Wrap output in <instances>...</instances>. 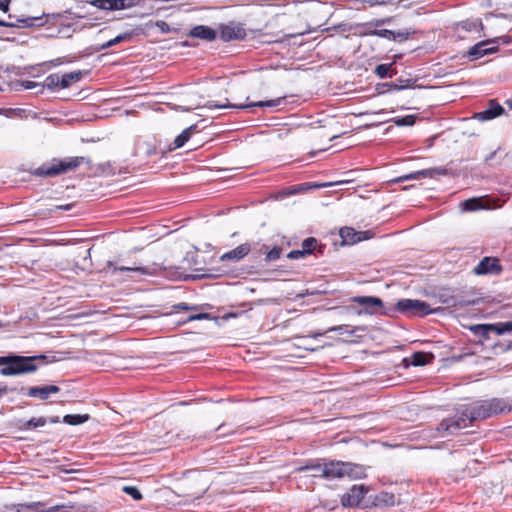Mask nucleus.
Instances as JSON below:
<instances>
[{
  "mask_svg": "<svg viewBox=\"0 0 512 512\" xmlns=\"http://www.w3.org/2000/svg\"><path fill=\"white\" fill-rule=\"evenodd\" d=\"M510 405L499 398L480 400L471 404L461 405L456 409L455 415L443 419L436 430L448 435L456 434L459 430L468 427L476 421L493 417L500 413L509 412Z\"/></svg>",
  "mask_w": 512,
  "mask_h": 512,
  "instance_id": "1",
  "label": "nucleus"
},
{
  "mask_svg": "<svg viewBox=\"0 0 512 512\" xmlns=\"http://www.w3.org/2000/svg\"><path fill=\"white\" fill-rule=\"evenodd\" d=\"M46 359V355L22 356L10 353L0 356V375L9 377L34 373Z\"/></svg>",
  "mask_w": 512,
  "mask_h": 512,
  "instance_id": "2",
  "label": "nucleus"
},
{
  "mask_svg": "<svg viewBox=\"0 0 512 512\" xmlns=\"http://www.w3.org/2000/svg\"><path fill=\"white\" fill-rule=\"evenodd\" d=\"M321 476L327 480L341 479L345 476L352 479H360L365 477V471L361 465L332 460L323 463Z\"/></svg>",
  "mask_w": 512,
  "mask_h": 512,
  "instance_id": "3",
  "label": "nucleus"
},
{
  "mask_svg": "<svg viewBox=\"0 0 512 512\" xmlns=\"http://www.w3.org/2000/svg\"><path fill=\"white\" fill-rule=\"evenodd\" d=\"M84 162L88 163L89 160L85 157H71L63 160L54 159L52 162L38 167L34 171V174L40 177H55L67 171L76 169Z\"/></svg>",
  "mask_w": 512,
  "mask_h": 512,
  "instance_id": "4",
  "label": "nucleus"
},
{
  "mask_svg": "<svg viewBox=\"0 0 512 512\" xmlns=\"http://www.w3.org/2000/svg\"><path fill=\"white\" fill-rule=\"evenodd\" d=\"M396 308L407 316H426L435 313L437 309H431L430 305L422 300L401 299L397 302Z\"/></svg>",
  "mask_w": 512,
  "mask_h": 512,
  "instance_id": "5",
  "label": "nucleus"
},
{
  "mask_svg": "<svg viewBox=\"0 0 512 512\" xmlns=\"http://www.w3.org/2000/svg\"><path fill=\"white\" fill-rule=\"evenodd\" d=\"M283 100H284V98L279 97V98L272 99V100L258 101V102H252L249 104H241V105H235V104H229V103L219 104L216 101H207L201 108H206V109H213V108L247 109V108H251V107H259V108L277 107L283 102Z\"/></svg>",
  "mask_w": 512,
  "mask_h": 512,
  "instance_id": "6",
  "label": "nucleus"
},
{
  "mask_svg": "<svg viewBox=\"0 0 512 512\" xmlns=\"http://www.w3.org/2000/svg\"><path fill=\"white\" fill-rule=\"evenodd\" d=\"M499 38L481 41L469 48L467 55L472 60H477L485 55L492 54L498 51Z\"/></svg>",
  "mask_w": 512,
  "mask_h": 512,
  "instance_id": "7",
  "label": "nucleus"
},
{
  "mask_svg": "<svg viewBox=\"0 0 512 512\" xmlns=\"http://www.w3.org/2000/svg\"><path fill=\"white\" fill-rule=\"evenodd\" d=\"M476 275H499L502 272V266L497 258L484 257L474 268Z\"/></svg>",
  "mask_w": 512,
  "mask_h": 512,
  "instance_id": "8",
  "label": "nucleus"
},
{
  "mask_svg": "<svg viewBox=\"0 0 512 512\" xmlns=\"http://www.w3.org/2000/svg\"><path fill=\"white\" fill-rule=\"evenodd\" d=\"M353 302L362 306L368 314H376L383 308L382 300L374 296H357Z\"/></svg>",
  "mask_w": 512,
  "mask_h": 512,
  "instance_id": "9",
  "label": "nucleus"
},
{
  "mask_svg": "<svg viewBox=\"0 0 512 512\" xmlns=\"http://www.w3.org/2000/svg\"><path fill=\"white\" fill-rule=\"evenodd\" d=\"M366 492L367 490L365 489L364 486H352L349 492L342 496V505L346 507H353L359 505L362 499L364 498Z\"/></svg>",
  "mask_w": 512,
  "mask_h": 512,
  "instance_id": "10",
  "label": "nucleus"
},
{
  "mask_svg": "<svg viewBox=\"0 0 512 512\" xmlns=\"http://www.w3.org/2000/svg\"><path fill=\"white\" fill-rule=\"evenodd\" d=\"M505 112L504 108L494 99L489 101L488 107L474 114L475 119L479 121H488L499 117Z\"/></svg>",
  "mask_w": 512,
  "mask_h": 512,
  "instance_id": "11",
  "label": "nucleus"
},
{
  "mask_svg": "<svg viewBox=\"0 0 512 512\" xmlns=\"http://www.w3.org/2000/svg\"><path fill=\"white\" fill-rule=\"evenodd\" d=\"M339 234L343 244L352 245L367 239L368 237L366 235L369 234V231L362 232L356 231L351 227H343L340 229Z\"/></svg>",
  "mask_w": 512,
  "mask_h": 512,
  "instance_id": "12",
  "label": "nucleus"
},
{
  "mask_svg": "<svg viewBox=\"0 0 512 512\" xmlns=\"http://www.w3.org/2000/svg\"><path fill=\"white\" fill-rule=\"evenodd\" d=\"M245 36V30L241 26L235 24L225 25L220 30V39L225 42L243 39Z\"/></svg>",
  "mask_w": 512,
  "mask_h": 512,
  "instance_id": "13",
  "label": "nucleus"
},
{
  "mask_svg": "<svg viewBox=\"0 0 512 512\" xmlns=\"http://www.w3.org/2000/svg\"><path fill=\"white\" fill-rule=\"evenodd\" d=\"M251 247L248 243H243L237 246L236 248L222 254L219 258L220 261H232V262H238L241 259H243L245 256L248 255L250 252Z\"/></svg>",
  "mask_w": 512,
  "mask_h": 512,
  "instance_id": "14",
  "label": "nucleus"
},
{
  "mask_svg": "<svg viewBox=\"0 0 512 512\" xmlns=\"http://www.w3.org/2000/svg\"><path fill=\"white\" fill-rule=\"evenodd\" d=\"M60 388L56 385L47 386H33L28 388L27 395L29 397H38L41 400H46L51 394L58 393Z\"/></svg>",
  "mask_w": 512,
  "mask_h": 512,
  "instance_id": "15",
  "label": "nucleus"
},
{
  "mask_svg": "<svg viewBox=\"0 0 512 512\" xmlns=\"http://www.w3.org/2000/svg\"><path fill=\"white\" fill-rule=\"evenodd\" d=\"M198 132L197 125L193 124L183 130L173 141V143L169 146V151L176 150L178 148L183 147L186 142L190 139L192 134Z\"/></svg>",
  "mask_w": 512,
  "mask_h": 512,
  "instance_id": "16",
  "label": "nucleus"
},
{
  "mask_svg": "<svg viewBox=\"0 0 512 512\" xmlns=\"http://www.w3.org/2000/svg\"><path fill=\"white\" fill-rule=\"evenodd\" d=\"M90 4L98 9L110 11L123 10L126 5L123 0H92Z\"/></svg>",
  "mask_w": 512,
  "mask_h": 512,
  "instance_id": "17",
  "label": "nucleus"
},
{
  "mask_svg": "<svg viewBox=\"0 0 512 512\" xmlns=\"http://www.w3.org/2000/svg\"><path fill=\"white\" fill-rule=\"evenodd\" d=\"M189 35L191 37H194V38H199V39H203V40H207V41H213L216 39V32L208 27V26H204V25H198V26H195L189 33Z\"/></svg>",
  "mask_w": 512,
  "mask_h": 512,
  "instance_id": "18",
  "label": "nucleus"
},
{
  "mask_svg": "<svg viewBox=\"0 0 512 512\" xmlns=\"http://www.w3.org/2000/svg\"><path fill=\"white\" fill-rule=\"evenodd\" d=\"M133 37V33L132 32H125V33H122V34H119L117 35L116 37H114L113 39L103 43V44H98V45H95L94 46V51L95 52H100V51H103V50H106V49H109L119 43H122V42H125V41H130Z\"/></svg>",
  "mask_w": 512,
  "mask_h": 512,
  "instance_id": "19",
  "label": "nucleus"
},
{
  "mask_svg": "<svg viewBox=\"0 0 512 512\" xmlns=\"http://www.w3.org/2000/svg\"><path fill=\"white\" fill-rule=\"evenodd\" d=\"M318 241L314 237H308L303 240L301 244V249L304 251L306 255L312 254L315 251V254H322L323 253V247L319 246L317 248Z\"/></svg>",
  "mask_w": 512,
  "mask_h": 512,
  "instance_id": "20",
  "label": "nucleus"
},
{
  "mask_svg": "<svg viewBox=\"0 0 512 512\" xmlns=\"http://www.w3.org/2000/svg\"><path fill=\"white\" fill-rule=\"evenodd\" d=\"M61 82H60V88L65 89L68 88L71 83L78 82L82 78L81 71H74L70 73H66L62 76H60Z\"/></svg>",
  "mask_w": 512,
  "mask_h": 512,
  "instance_id": "21",
  "label": "nucleus"
},
{
  "mask_svg": "<svg viewBox=\"0 0 512 512\" xmlns=\"http://www.w3.org/2000/svg\"><path fill=\"white\" fill-rule=\"evenodd\" d=\"M470 331L478 337L483 339H488L490 333H492V325L491 324H477L470 327Z\"/></svg>",
  "mask_w": 512,
  "mask_h": 512,
  "instance_id": "22",
  "label": "nucleus"
},
{
  "mask_svg": "<svg viewBox=\"0 0 512 512\" xmlns=\"http://www.w3.org/2000/svg\"><path fill=\"white\" fill-rule=\"evenodd\" d=\"M108 267L112 268L113 273L116 272H135L139 274H151L146 267H127V266H114L111 262L108 263Z\"/></svg>",
  "mask_w": 512,
  "mask_h": 512,
  "instance_id": "23",
  "label": "nucleus"
},
{
  "mask_svg": "<svg viewBox=\"0 0 512 512\" xmlns=\"http://www.w3.org/2000/svg\"><path fill=\"white\" fill-rule=\"evenodd\" d=\"M88 419V414H67L63 417V422L75 426L85 423Z\"/></svg>",
  "mask_w": 512,
  "mask_h": 512,
  "instance_id": "24",
  "label": "nucleus"
},
{
  "mask_svg": "<svg viewBox=\"0 0 512 512\" xmlns=\"http://www.w3.org/2000/svg\"><path fill=\"white\" fill-rule=\"evenodd\" d=\"M434 171H436V170L435 169H425V170L416 171V172L401 176L396 181L403 182V181H408V180H413V179H420L422 177L431 176Z\"/></svg>",
  "mask_w": 512,
  "mask_h": 512,
  "instance_id": "25",
  "label": "nucleus"
},
{
  "mask_svg": "<svg viewBox=\"0 0 512 512\" xmlns=\"http://www.w3.org/2000/svg\"><path fill=\"white\" fill-rule=\"evenodd\" d=\"M415 82H416L415 79L400 77V78L396 79L394 82H392L391 84H389V86L395 90H402V89L414 87Z\"/></svg>",
  "mask_w": 512,
  "mask_h": 512,
  "instance_id": "26",
  "label": "nucleus"
},
{
  "mask_svg": "<svg viewBox=\"0 0 512 512\" xmlns=\"http://www.w3.org/2000/svg\"><path fill=\"white\" fill-rule=\"evenodd\" d=\"M363 35H366V36H378V37H381V38H385V39H388V40L395 41V31H392V30H389V29L369 30V31L363 32Z\"/></svg>",
  "mask_w": 512,
  "mask_h": 512,
  "instance_id": "27",
  "label": "nucleus"
},
{
  "mask_svg": "<svg viewBox=\"0 0 512 512\" xmlns=\"http://www.w3.org/2000/svg\"><path fill=\"white\" fill-rule=\"evenodd\" d=\"M47 423V419L45 417L32 418L28 421H25L21 426L23 430H31L37 427H42Z\"/></svg>",
  "mask_w": 512,
  "mask_h": 512,
  "instance_id": "28",
  "label": "nucleus"
},
{
  "mask_svg": "<svg viewBox=\"0 0 512 512\" xmlns=\"http://www.w3.org/2000/svg\"><path fill=\"white\" fill-rule=\"evenodd\" d=\"M462 208L465 211H476V210L482 209L484 207L482 205L481 199H479V198H470V199L465 200L462 203Z\"/></svg>",
  "mask_w": 512,
  "mask_h": 512,
  "instance_id": "29",
  "label": "nucleus"
},
{
  "mask_svg": "<svg viewBox=\"0 0 512 512\" xmlns=\"http://www.w3.org/2000/svg\"><path fill=\"white\" fill-rule=\"evenodd\" d=\"M492 325V331L496 335H503L505 333L512 331V321L509 322H500L491 324Z\"/></svg>",
  "mask_w": 512,
  "mask_h": 512,
  "instance_id": "30",
  "label": "nucleus"
},
{
  "mask_svg": "<svg viewBox=\"0 0 512 512\" xmlns=\"http://www.w3.org/2000/svg\"><path fill=\"white\" fill-rule=\"evenodd\" d=\"M61 78L58 74H50L44 80L43 86L50 89L55 90L60 87Z\"/></svg>",
  "mask_w": 512,
  "mask_h": 512,
  "instance_id": "31",
  "label": "nucleus"
},
{
  "mask_svg": "<svg viewBox=\"0 0 512 512\" xmlns=\"http://www.w3.org/2000/svg\"><path fill=\"white\" fill-rule=\"evenodd\" d=\"M392 68V64H380L378 66H376L375 68V74L379 77V78H387V77H392V75L390 74V70Z\"/></svg>",
  "mask_w": 512,
  "mask_h": 512,
  "instance_id": "32",
  "label": "nucleus"
},
{
  "mask_svg": "<svg viewBox=\"0 0 512 512\" xmlns=\"http://www.w3.org/2000/svg\"><path fill=\"white\" fill-rule=\"evenodd\" d=\"M393 121L397 126H413L416 122V116L406 115L403 117H397Z\"/></svg>",
  "mask_w": 512,
  "mask_h": 512,
  "instance_id": "33",
  "label": "nucleus"
},
{
  "mask_svg": "<svg viewBox=\"0 0 512 512\" xmlns=\"http://www.w3.org/2000/svg\"><path fill=\"white\" fill-rule=\"evenodd\" d=\"M428 355L424 352H415L411 357V364L414 366H423L427 363Z\"/></svg>",
  "mask_w": 512,
  "mask_h": 512,
  "instance_id": "34",
  "label": "nucleus"
},
{
  "mask_svg": "<svg viewBox=\"0 0 512 512\" xmlns=\"http://www.w3.org/2000/svg\"><path fill=\"white\" fill-rule=\"evenodd\" d=\"M460 25L466 31H478L479 28H482V23L478 20L462 21Z\"/></svg>",
  "mask_w": 512,
  "mask_h": 512,
  "instance_id": "35",
  "label": "nucleus"
},
{
  "mask_svg": "<svg viewBox=\"0 0 512 512\" xmlns=\"http://www.w3.org/2000/svg\"><path fill=\"white\" fill-rule=\"evenodd\" d=\"M122 491L127 495L131 496L134 500L139 501L143 498L139 489L135 486H124Z\"/></svg>",
  "mask_w": 512,
  "mask_h": 512,
  "instance_id": "36",
  "label": "nucleus"
},
{
  "mask_svg": "<svg viewBox=\"0 0 512 512\" xmlns=\"http://www.w3.org/2000/svg\"><path fill=\"white\" fill-rule=\"evenodd\" d=\"M361 2H363L364 4H367L369 6H385V5H390V4H397L399 3L401 0H360Z\"/></svg>",
  "mask_w": 512,
  "mask_h": 512,
  "instance_id": "37",
  "label": "nucleus"
},
{
  "mask_svg": "<svg viewBox=\"0 0 512 512\" xmlns=\"http://www.w3.org/2000/svg\"><path fill=\"white\" fill-rule=\"evenodd\" d=\"M322 466H323V464H321L319 462H309L306 465L299 467L297 470L298 471H309V470H311V471L321 472L322 471Z\"/></svg>",
  "mask_w": 512,
  "mask_h": 512,
  "instance_id": "38",
  "label": "nucleus"
},
{
  "mask_svg": "<svg viewBox=\"0 0 512 512\" xmlns=\"http://www.w3.org/2000/svg\"><path fill=\"white\" fill-rule=\"evenodd\" d=\"M282 252V248L280 247H274L270 251L266 253V261H276L280 258Z\"/></svg>",
  "mask_w": 512,
  "mask_h": 512,
  "instance_id": "39",
  "label": "nucleus"
},
{
  "mask_svg": "<svg viewBox=\"0 0 512 512\" xmlns=\"http://www.w3.org/2000/svg\"><path fill=\"white\" fill-rule=\"evenodd\" d=\"M210 318H211V315L209 313H199V314L190 315L185 322L204 320V319H210Z\"/></svg>",
  "mask_w": 512,
  "mask_h": 512,
  "instance_id": "40",
  "label": "nucleus"
},
{
  "mask_svg": "<svg viewBox=\"0 0 512 512\" xmlns=\"http://www.w3.org/2000/svg\"><path fill=\"white\" fill-rule=\"evenodd\" d=\"M304 256H306V254L304 253V251L302 249H300V250H292L287 255V257L289 259H293V260L299 259V258L304 257Z\"/></svg>",
  "mask_w": 512,
  "mask_h": 512,
  "instance_id": "41",
  "label": "nucleus"
},
{
  "mask_svg": "<svg viewBox=\"0 0 512 512\" xmlns=\"http://www.w3.org/2000/svg\"><path fill=\"white\" fill-rule=\"evenodd\" d=\"M390 21V18H385V19H377V20H374L372 22H369V23H364L362 24L363 27H366V26H381V25H384L386 23H388Z\"/></svg>",
  "mask_w": 512,
  "mask_h": 512,
  "instance_id": "42",
  "label": "nucleus"
},
{
  "mask_svg": "<svg viewBox=\"0 0 512 512\" xmlns=\"http://www.w3.org/2000/svg\"><path fill=\"white\" fill-rule=\"evenodd\" d=\"M74 204H65V205H56L53 209H51L52 212H58V211H69L73 208Z\"/></svg>",
  "mask_w": 512,
  "mask_h": 512,
  "instance_id": "43",
  "label": "nucleus"
},
{
  "mask_svg": "<svg viewBox=\"0 0 512 512\" xmlns=\"http://www.w3.org/2000/svg\"><path fill=\"white\" fill-rule=\"evenodd\" d=\"M174 308L177 309V310L188 311V310H195V309H197V306H190L189 304L182 302V303H178V304L174 305Z\"/></svg>",
  "mask_w": 512,
  "mask_h": 512,
  "instance_id": "44",
  "label": "nucleus"
},
{
  "mask_svg": "<svg viewBox=\"0 0 512 512\" xmlns=\"http://www.w3.org/2000/svg\"><path fill=\"white\" fill-rule=\"evenodd\" d=\"M410 35L409 31H398L395 32V40L403 41L406 40Z\"/></svg>",
  "mask_w": 512,
  "mask_h": 512,
  "instance_id": "45",
  "label": "nucleus"
},
{
  "mask_svg": "<svg viewBox=\"0 0 512 512\" xmlns=\"http://www.w3.org/2000/svg\"><path fill=\"white\" fill-rule=\"evenodd\" d=\"M10 6V0H0V10L3 12H8Z\"/></svg>",
  "mask_w": 512,
  "mask_h": 512,
  "instance_id": "46",
  "label": "nucleus"
},
{
  "mask_svg": "<svg viewBox=\"0 0 512 512\" xmlns=\"http://www.w3.org/2000/svg\"><path fill=\"white\" fill-rule=\"evenodd\" d=\"M22 86L24 87V89L30 90V89L37 87L38 83H36L34 81H24V82H22Z\"/></svg>",
  "mask_w": 512,
  "mask_h": 512,
  "instance_id": "47",
  "label": "nucleus"
},
{
  "mask_svg": "<svg viewBox=\"0 0 512 512\" xmlns=\"http://www.w3.org/2000/svg\"><path fill=\"white\" fill-rule=\"evenodd\" d=\"M140 0H123V2L127 5H125L126 8H131L139 3Z\"/></svg>",
  "mask_w": 512,
  "mask_h": 512,
  "instance_id": "48",
  "label": "nucleus"
},
{
  "mask_svg": "<svg viewBox=\"0 0 512 512\" xmlns=\"http://www.w3.org/2000/svg\"><path fill=\"white\" fill-rule=\"evenodd\" d=\"M496 154H497V150L492 151L489 155H487V156L485 157L484 161H485L486 163H490V162L494 159V157L496 156Z\"/></svg>",
  "mask_w": 512,
  "mask_h": 512,
  "instance_id": "49",
  "label": "nucleus"
},
{
  "mask_svg": "<svg viewBox=\"0 0 512 512\" xmlns=\"http://www.w3.org/2000/svg\"><path fill=\"white\" fill-rule=\"evenodd\" d=\"M346 328H347V326H345V325H340V326H337V327L332 328L331 330H332V331H336V332H338V333H340V334H341V333H343V332L346 330Z\"/></svg>",
  "mask_w": 512,
  "mask_h": 512,
  "instance_id": "50",
  "label": "nucleus"
},
{
  "mask_svg": "<svg viewBox=\"0 0 512 512\" xmlns=\"http://www.w3.org/2000/svg\"><path fill=\"white\" fill-rule=\"evenodd\" d=\"M0 26H1V27H12V26H13V24L8 23V22H6V21H4V20H0Z\"/></svg>",
  "mask_w": 512,
  "mask_h": 512,
  "instance_id": "51",
  "label": "nucleus"
},
{
  "mask_svg": "<svg viewBox=\"0 0 512 512\" xmlns=\"http://www.w3.org/2000/svg\"><path fill=\"white\" fill-rule=\"evenodd\" d=\"M47 422L58 423L59 422V417L58 416L51 417L49 420H47Z\"/></svg>",
  "mask_w": 512,
  "mask_h": 512,
  "instance_id": "52",
  "label": "nucleus"
},
{
  "mask_svg": "<svg viewBox=\"0 0 512 512\" xmlns=\"http://www.w3.org/2000/svg\"><path fill=\"white\" fill-rule=\"evenodd\" d=\"M5 510H8V511H0V512H13L15 510V507L14 506H5Z\"/></svg>",
  "mask_w": 512,
  "mask_h": 512,
  "instance_id": "53",
  "label": "nucleus"
},
{
  "mask_svg": "<svg viewBox=\"0 0 512 512\" xmlns=\"http://www.w3.org/2000/svg\"><path fill=\"white\" fill-rule=\"evenodd\" d=\"M224 427V424H221L217 427V430H221Z\"/></svg>",
  "mask_w": 512,
  "mask_h": 512,
  "instance_id": "54",
  "label": "nucleus"
}]
</instances>
